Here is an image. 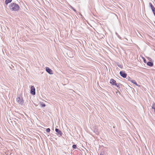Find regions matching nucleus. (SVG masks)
Wrapping results in <instances>:
<instances>
[{"label":"nucleus","mask_w":155,"mask_h":155,"mask_svg":"<svg viewBox=\"0 0 155 155\" xmlns=\"http://www.w3.org/2000/svg\"><path fill=\"white\" fill-rule=\"evenodd\" d=\"M41 106L42 107H45V105L44 104H41Z\"/></svg>","instance_id":"nucleus-18"},{"label":"nucleus","mask_w":155,"mask_h":155,"mask_svg":"<svg viewBox=\"0 0 155 155\" xmlns=\"http://www.w3.org/2000/svg\"><path fill=\"white\" fill-rule=\"evenodd\" d=\"M131 82L136 85L140 86V85H138L135 80H132L131 81Z\"/></svg>","instance_id":"nucleus-10"},{"label":"nucleus","mask_w":155,"mask_h":155,"mask_svg":"<svg viewBox=\"0 0 155 155\" xmlns=\"http://www.w3.org/2000/svg\"><path fill=\"white\" fill-rule=\"evenodd\" d=\"M30 93L32 95H35V89L34 86L31 87Z\"/></svg>","instance_id":"nucleus-3"},{"label":"nucleus","mask_w":155,"mask_h":155,"mask_svg":"<svg viewBox=\"0 0 155 155\" xmlns=\"http://www.w3.org/2000/svg\"><path fill=\"white\" fill-rule=\"evenodd\" d=\"M120 74L123 78H126L127 76V74L124 71H120Z\"/></svg>","instance_id":"nucleus-4"},{"label":"nucleus","mask_w":155,"mask_h":155,"mask_svg":"<svg viewBox=\"0 0 155 155\" xmlns=\"http://www.w3.org/2000/svg\"><path fill=\"white\" fill-rule=\"evenodd\" d=\"M115 85L117 87L118 89H119L120 87L121 84L120 83H116Z\"/></svg>","instance_id":"nucleus-9"},{"label":"nucleus","mask_w":155,"mask_h":155,"mask_svg":"<svg viewBox=\"0 0 155 155\" xmlns=\"http://www.w3.org/2000/svg\"><path fill=\"white\" fill-rule=\"evenodd\" d=\"M10 8L13 11H17L20 8L19 6L15 3H12L11 4Z\"/></svg>","instance_id":"nucleus-1"},{"label":"nucleus","mask_w":155,"mask_h":155,"mask_svg":"<svg viewBox=\"0 0 155 155\" xmlns=\"http://www.w3.org/2000/svg\"><path fill=\"white\" fill-rule=\"evenodd\" d=\"M149 5H150V7L151 8L152 10L153 9H154V8H155L154 7V6L153 5L151 4V3L150 2L149 3Z\"/></svg>","instance_id":"nucleus-12"},{"label":"nucleus","mask_w":155,"mask_h":155,"mask_svg":"<svg viewBox=\"0 0 155 155\" xmlns=\"http://www.w3.org/2000/svg\"><path fill=\"white\" fill-rule=\"evenodd\" d=\"M72 147L74 149H76L77 147V146L76 145H75V144L73 145L72 146Z\"/></svg>","instance_id":"nucleus-13"},{"label":"nucleus","mask_w":155,"mask_h":155,"mask_svg":"<svg viewBox=\"0 0 155 155\" xmlns=\"http://www.w3.org/2000/svg\"><path fill=\"white\" fill-rule=\"evenodd\" d=\"M144 62L145 63V60H144Z\"/></svg>","instance_id":"nucleus-22"},{"label":"nucleus","mask_w":155,"mask_h":155,"mask_svg":"<svg viewBox=\"0 0 155 155\" xmlns=\"http://www.w3.org/2000/svg\"><path fill=\"white\" fill-rule=\"evenodd\" d=\"M110 83L112 85H115L116 84V81L113 79H111L110 80Z\"/></svg>","instance_id":"nucleus-7"},{"label":"nucleus","mask_w":155,"mask_h":155,"mask_svg":"<svg viewBox=\"0 0 155 155\" xmlns=\"http://www.w3.org/2000/svg\"><path fill=\"white\" fill-rule=\"evenodd\" d=\"M127 79H128V81H131L132 80H131V78L129 77H128V78H127Z\"/></svg>","instance_id":"nucleus-17"},{"label":"nucleus","mask_w":155,"mask_h":155,"mask_svg":"<svg viewBox=\"0 0 155 155\" xmlns=\"http://www.w3.org/2000/svg\"><path fill=\"white\" fill-rule=\"evenodd\" d=\"M74 10L75 12H76V10H75V9H74Z\"/></svg>","instance_id":"nucleus-21"},{"label":"nucleus","mask_w":155,"mask_h":155,"mask_svg":"<svg viewBox=\"0 0 155 155\" xmlns=\"http://www.w3.org/2000/svg\"><path fill=\"white\" fill-rule=\"evenodd\" d=\"M50 128H48L46 129V132H50Z\"/></svg>","instance_id":"nucleus-14"},{"label":"nucleus","mask_w":155,"mask_h":155,"mask_svg":"<svg viewBox=\"0 0 155 155\" xmlns=\"http://www.w3.org/2000/svg\"><path fill=\"white\" fill-rule=\"evenodd\" d=\"M12 0H6L5 1V3L6 5H7L8 3L11 2Z\"/></svg>","instance_id":"nucleus-11"},{"label":"nucleus","mask_w":155,"mask_h":155,"mask_svg":"<svg viewBox=\"0 0 155 155\" xmlns=\"http://www.w3.org/2000/svg\"><path fill=\"white\" fill-rule=\"evenodd\" d=\"M17 101L21 104H22L24 103V101L22 97H18L17 98Z\"/></svg>","instance_id":"nucleus-2"},{"label":"nucleus","mask_w":155,"mask_h":155,"mask_svg":"<svg viewBox=\"0 0 155 155\" xmlns=\"http://www.w3.org/2000/svg\"><path fill=\"white\" fill-rule=\"evenodd\" d=\"M100 155H105V153L103 152H101Z\"/></svg>","instance_id":"nucleus-16"},{"label":"nucleus","mask_w":155,"mask_h":155,"mask_svg":"<svg viewBox=\"0 0 155 155\" xmlns=\"http://www.w3.org/2000/svg\"><path fill=\"white\" fill-rule=\"evenodd\" d=\"M55 131L57 132V134L58 135L59 137L61 136L62 135V132L59 129L57 128H56L55 129Z\"/></svg>","instance_id":"nucleus-5"},{"label":"nucleus","mask_w":155,"mask_h":155,"mask_svg":"<svg viewBox=\"0 0 155 155\" xmlns=\"http://www.w3.org/2000/svg\"><path fill=\"white\" fill-rule=\"evenodd\" d=\"M152 11L153 13L155 16V8H154V9H152Z\"/></svg>","instance_id":"nucleus-15"},{"label":"nucleus","mask_w":155,"mask_h":155,"mask_svg":"<svg viewBox=\"0 0 155 155\" xmlns=\"http://www.w3.org/2000/svg\"><path fill=\"white\" fill-rule=\"evenodd\" d=\"M147 64L148 65L150 66V67H152L153 65V63L152 62L150 61H149L147 63Z\"/></svg>","instance_id":"nucleus-8"},{"label":"nucleus","mask_w":155,"mask_h":155,"mask_svg":"<svg viewBox=\"0 0 155 155\" xmlns=\"http://www.w3.org/2000/svg\"><path fill=\"white\" fill-rule=\"evenodd\" d=\"M118 66L120 68H121V65H118Z\"/></svg>","instance_id":"nucleus-20"},{"label":"nucleus","mask_w":155,"mask_h":155,"mask_svg":"<svg viewBox=\"0 0 155 155\" xmlns=\"http://www.w3.org/2000/svg\"><path fill=\"white\" fill-rule=\"evenodd\" d=\"M46 71L49 74H53L52 71L51 70V69H50L49 68L46 67Z\"/></svg>","instance_id":"nucleus-6"},{"label":"nucleus","mask_w":155,"mask_h":155,"mask_svg":"<svg viewBox=\"0 0 155 155\" xmlns=\"http://www.w3.org/2000/svg\"><path fill=\"white\" fill-rule=\"evenodd\" d=\"M154 106H155V104H153L152 107V108L154 109L153 107H154Z\"/></svg>","instance_id":"nucleus-19"}]
</instances>
